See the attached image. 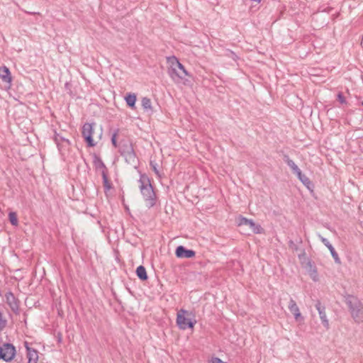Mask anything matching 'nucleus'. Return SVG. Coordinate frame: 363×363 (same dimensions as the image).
I'll list each match as a JSON object with an SVG mask.
<instances>
[{
  "instance_id": "f257e3e1",
  "label": "nucleus",
  "mask_w": 363,
  "mask_h": 363,
  "mask_svg": "<svg viewBox=\"0 0 363 363\" xmlns=\"http://www.w3.org/2000/svg\"><path fill=\"white\" fill-rule=\"evenodd\" d=\"M139 184V188L146 206L148 208L153 207L156 204L157 196L149 177L145 174H141Z\"/></svg>"
},
{
  "instance_id": "f03ea898",
  "label": "nucleus",
  "mask_w": 363,
  "mask_h": 363,
  "mask_svg": "<svg viewBox=\"0 0 363 363\" xmlns=\"http://www.w3.org/2000/svg\"><path fill=\"white\" fill-rule=\"evenodd\" d=\"M196 321L192 312L180 309L177 314V324L181 330L193 328Z\"/></svg>"
},
{
  "instance_id": "7ed1b4c3",
  "label": "nucleus",
  "mask_w": 363,
  "mask_h": 363,
  "mask_svg": "<svg viewBox=\"0 0 363 363\" xmlns=\"http://www.w3.org/2000/svg\"><path fill=\"white\" fill-rule=\"evenodd\" d=\"M348 304L350 306L352 316L356 322H363V306L356 298H351L348 300Z\"/></svg>"
},
{
  "instance_id": "20e7f679",
  "label": "nucleus",
  "mask_w": 363,
  "mask_h": 363,
  "mask_svg": "<svg viewBox=\"0 0 363 363\" xmlns=\"http://www.w3.org/2000/svg\"><path fill=\"white\" fill-rule=\"evenodd\" d=\"M94 133V124L86 123L82 127V135L89 147L95 146L92 135Z\"/></svg>"
},
{
  "instance_id": "39448f33",
  "label": "nucleus",
  "mask_w": 363,
  "mask_h": 363,
  "mask_svg": "<svg viewBox=\"0 0 363 363\" xmlns=\"http://www.w3.org/2000/svg\"><path fill=\"white\" fill-rule=\"evenodd\" d=\"M15 353V347L10 344H5L0 349V357L6 362L11 360L14 357Z\"/></svg>"
},
{
  "instance_id": "423d86ee",
  "label": "nucleus",
  "mask_w": 363,
  "mask_h": 363,
  "mask_svg": "<svg viewBox=\"0 0 363 363\" xmlns=\"http://www.w3.org/2000/svg\"><path fill=\"white\" fill-rule=\"evenodd\" d=\"M55 140L56 142L59 150L62 153H64L66 150L69 149L70 142L68 139H66L57 134L55 135Z\"/></svg>"
},
{
  "instance_id": "0eeeda50",
  "label": "nucleus",
  "mask_w": 363,
  "mask_h": 363,
  "mask_svg": "<svg viewBox=\"0 0 363 363\" xmlns=\"http://www.w3.org/2000/svg\"><path fill=\"white\" fill-rule=\"evenodd\" d=\"M27 351L28 363H38V352L36 350L31 348L27 342H24Z\"/></svg>"
},
{
  "instance_id": "6e6552de",
  "label": "nucleus",
  "mask_w": 363,
  "mask_h": 363,
  "mask_svg": "<svg viewBox=\"0 0 363 363\" xmlns=\"http://www.w3.org/2000/svg\"><path fill=\"white\" fill-rule=\"evenodd\" d=\"M172 78L177 82L185 79L186 76H189V72L182 65V67L177 68L174 72L170 73Z\"/></svg>"
},
{
  "instance_id": "1a4fd4ad",
  "label": "nucleus",
  "mask_w": 363,
  "mask_h": 363,
  "mask_svg": "<svg viewBox=\"0 0 363 363\" xmlns=\"http://www.w3.org/2000/svg\"><path fill=\"white\" fill-rule=\"evenodd\" d=\"M306 269L310 278L315 282L319 281L320 277L317 268L311 262H308L306 265Z\"/></svg>"
},
{
  "instance_id": "9d476101",
  "label": "nucleus",
  "mask_w": 363,
  "mask_h": 363,
  "mask_svg": "<svg viewBox=\"0 0 363 363\" xmlns=\"http://www.w3.org/2000/svg\"><path fill=\"white\" fill-rule=\"evenodd\" d=\"M176 255L178 257L191 258L195 255V252L191 250H186L183 246H179L176 249Z\"/></svg>"
},
{
  "instance_id": "9b49d317",
  "label": "nucleus",
  "mask_w": 363,
  "mask_h": 363,
  "mask_svg": "<svg viewBox=\"0 0 363 363\" xmlns=\"http://www.w3.org/2000/svg\"><path fill=\"white\" fill-rule=\"evenodd\" d=\"M315 308L318 311L319 316L321 320L323 325L328 329L329 328V321L327 318L324 307H323L320 303H318L315 305Z\"/></svg>"
},
{
  "instance_id": "f8f14e48",
  "label": "nucleus",
  "mask_w": 363,
  "mask_h": 363,
  "mask_svg": "<svg viewBox=\"0 0 363 363\" xmlns=\"http://www.w3.org/2000/svg\"><path fill=\"white\" fill-rule=\"evenodd\" d=\"M289 309L290 312L293 313L296 320L303 319L299 308L295 301H294L293 299H291L289 303Z\"/></svg>"
},
{
  "instance_id": "ddd939ff",
  "label": "nucleus",
  "mask_w": 363,
  "mask_h": 363,
  "mask_svg": "<svg viewBox=\"0 0 363 363\" xmlns=\"http://www.w3.org/2000/svg\"><path fill=\"white\" fill-rule=\"evenodd\" d=\"M167 62L170 67V73L174 72L177 68L182 67V64L174 56L167 57Z\"/></svg>"
},
{
  "instance_id": "4468645a",
  "label": "nucleus",
  "mask_w": 363,
  "mask_h": 363,
  "mask_svg": "<svg viewBox=\"0 0 363 363\" xmlns=\"http://www.w3.org/2000/svg\"><path fill=\"white\" fill-rule=\"evenodd\" d=\"M0 78L5 82L11 81L10 71L6 67H0Z\"/></svg>"
},
{
  "instance_id": "2eb2a0df",
  "label": "nucleus",
  "mask_w": 363,
  "mask_h": 363,
  "mask_svg": "<svg viewBox=\"0 0 363 363\" xmlns=\"http://www.w3.org/2000/svg\"><path fill=\"white\" fill-rule=\"evenodd\" d=\"M137 98L135 94L129 93L125 97V101L128 106L133 108H135Z\"/></svg>"
},
{
  "instance_id": "dca6fc26",
  "label": "nucleus",
  "mask_w": 363,
  "mask_h": 363,
  "mask_svg": "<svg viewBox=\"0 0 363 363\" xmlns=\"http://www.w3.org/2000/svg\"><path fill=\"white\" fill-rule=\"evenodd\" d=\"M248 227L251 229V230L256 234H261L264 232L263 228L260 225L255 223L252 220L249 222Z\"/></svg>"
},
{
  "instance_id": "f3484780",
  "label": "nucleus",
  "mask_w": 363,
  "mask_h": 363,
  "mask_svg": "<svg viewBox=\"0 0 363 363\" xmlns=\"http://www.w3.org/2000/svg\"><path fill=\"white\" fill-rule=\"evenodd\" d=\"M136 274L139 279L141 280H146L147 279L146 269L143 266H139L137 267Z\"/></svg>"
},
{
  "instance_id": "a211bd4d",
  "label": "nucleus",
  "mask_w": 363,
  "mask_h": 363,
  "mask_svg": "<svg viewBox=\"0 0 363 363\" xmlns=\"http://www.w3.org/2000/svg\"><path fill=\"white\" fill-rule=\"evenodd\" d=\"M141 102L142 106L145 111H152V103L150 99L143 97Z\"/></svg>"
},
{
  "instance_id": "6ab92c4d",
  "label": "nucleus",
  "mask_w": 363,
  "mask_h": 363,
  "mask_svg": "<svg viewBox=\"0 0 363 363\" xmlns=\"http://www.w3.org/2000/svg\"><path fill=\"white\" fill-rule=\"evenodd\" d=\"M287 164L296 174H300L301 169L298 167V166L295 164V162L293 160H288Z\"/></svg>"
},
{
  "instance_id": "aec40b11",
  "label": "nucleus",
  "mask_w": 363,
  "mask_h": 363,
  "mask_svg": "<svg viewBox=\"0 0 363 363\" xmlns=\"http://www.w3.org/2000/svg\"><path fill=\"white\" fill-rule=\"evenodd\" d=\"M9 218L11 222V223L14 225L17 226L18 225V220L17 218V215L15 212H10L9 214Z\"/></svg>"
},
{
  "instance_id": "412c9836",
  "label": "nucleus",
  "mask_w": 363,
  "mask_h": 363,
  "mask_svg": "<svg viewBox=\"0 0 363 363\" xmlns=\"http://www.w3.org/2000/svg\"><path fill=\"white\" fill-rule=\"evenodd\" d=\"M300 181L306 186H308L311 183L309 179L304 174H302L301 171L300 174H296Z\"/></svg>"
},
{
  "instance_id": "4be33fe9",
  "label": "nucleus",
  "mask_w": 363,
  "mask_h": 363,
  "mask_svg": "<svg viewBox=\"0 0 363 363\" xmlns=\"http://www.w3.org/2000/svg\"><path fill=\"white\" fill-rule=\"evenodd\" d=\"M328 250H330L332 257L335 259V262L336 263H340V258L338 257L337 253L336 252V251L335 250L334 247H333V245L328 246Z\"/></svg>"
},
{
  "instance_id": "5701e85b",
  "label": "nucleus",
  "mask_w": 363,
  "mask_h": 363,
  "mask_svg": "<svg viewBox=\"0 0 363 363\" xmlns=\"http://www.w3.org/2000/svg\"><path fill=\"white\" fill-rule=\"evenodd\" d=\"M250 220H251L241 216V217L238 218V223L239 225H246V226H248L249 223H250L249 222H250Z\"/></svg>"
},
{
  "instance_id": "b1692460",
  "label": "nucleus",
  "mask_w": 363,
  "mask_h": 363,
  "mask_svg": "<svg viewBox=\"0 0 363 363\" xmlns=\"http://www.w3.org/2000/svg\"><path fill=\"white\" fill-rule=\"evenodd\" d=\"M103 179H104V186L105 190L106 191H109L111 189V185L109 184V183L108 182V179H107V177L105 174V173H103Z\"/></svg>"
},
{
  "instance_id": "393cba45",
  "label": "nucleus",
  "mask_w": 363,
  "mask_h": 363,
  "mask_svg": "<svg viewBox=\"0 0 363 363\" xmlns=\"http://www.w3.org/2000/svg\"><path fill=\"white\" fill-rule=\"evenodd\" d=\"M208 362H209V363H227V362H223L222 359H220V358L216 357H212L209 359Z\"/></svg>"
},
{
  "instance_id": "a878e982",
  "label": "nucleus",
  "mask_w": 363,
  "mask_h": 363,
  "mask_svg": "<svg viewBox=\"0 0 363 363\" xmlns=\"http://www.w3.org/2000/svg\"><path fill=\"white\" fill-rule=\"evenodd\" d=\"M319 238L321 240V242L328 248V246L332 245L330 242L328 240V239L322 237L321 235H319Z\"/></svg>"
},
{
  "instance_id": "bb28decb",
  "label": "nucleus",
  "mask_w": 363,
  "mask_h": 363,
  "mask_svg": "<svg viewBox=\"0 0 363 363\" xmlns=\"http://www.w3.org/2000/svg\"><path fill=\"white\" fill-rule=\"evenodd\" d=\"M337 99H338V101H340V104H345L347 103L346 101V99H345V97L342 96V94L339 93L337 94Z\"/></svg>"
},
{
  "instance_id": "cd10ccee",
  "label": "nucleus",
  "mask_w": 363,
  "mask_h": 363,
  "mask_svg": "<svg viewBox=\"0 0 363 363\" xmlns=\"http://www.w3.org/2000/svg\"><path fill=\"white\" fill-rule=\"evenodd\" d=\"M116 135L117 134L114 133L111 138L112 143L115 147H116Z\"/></svg>"
},
{
  "instance_id": "c85d7f7f",
  "label": "nucleus",
  "mask_w": 363,
  "mask_h": 363,
  "mask_svg": "<svg viewBox=\"0 0 363 363\" xmlns=\"http://www.w3.org/2000/svg\"><path fill=\"white\" fill-rule=\"evenodd\" d=\"M151 166L152 167V169L154 170V172H155V174L160 177V173H159V171L157 170L156 166L155 164H153L152 162H151Z\"/></svg>"
},
{
  "instance_id": "c756f323",
  "label": "nucleus",
  "mask_w": 363,
  "mask_h": 363,
  "mask_svg": "<svg viewBox=\"0 0 363 363\" xmlns=\"http://www.w3.org/2000/svg\"><path fill=\"white\" fill-rule=\"evenodd\" d=\"M5 325V322L3 320L1 315L0 314V329H2Z\"/></svg>"
},
{
  "instance_id": "7c9ffc66",
  "label": "nucleus",
  "mask_w": 363,
  "mask_h": 363,
  "mask_svg": "<svg viewBox=\"0 0 363 363\" xmlns=\"http://www.w3.org/2000/svg\"><path fill=\"white\" fill-rule=\"evenodd\" d=\"M361 44H362V46L363 48V35H362V43Z\"/></svg>"
},
{
  "instance_id": "2f4dec72",
  "label": "nucleus",
  "mask_w": 363,
  "mask_h": 363,
  "mask_svg": "<svg viewBox=\"0 0 363 363\" xmlns=\"http://www.w3.org/2000/svg\"><path fill=\"white\" fill-rule=\"evenodd\" d=\"M125 209L127 211H129V208L128 206H125Z\"/></svg>"
},
{
  "instance_id": "473e14b6",
  "label": "nucleus",
  "mask_w": 363,
  "mask_h": 363,
  "mask_svg": "<svg viewBox=\"0 0 363 363\" xmlns=\"http://www.w3.org/2000/svg\"><path fill=\"white\" fill-rule=\"evenodd\" d=\"M361 104H362V105L363 106V101H362V103H361Z\"/></svg>"
}]
</instances>
